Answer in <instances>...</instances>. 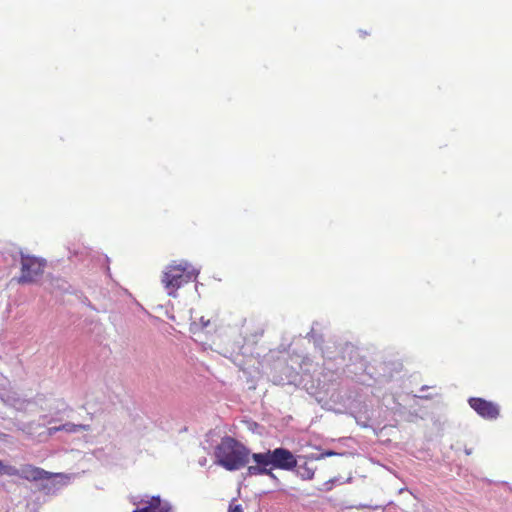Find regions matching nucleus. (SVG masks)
<instances>
[{
  "mask_svg": "<svg viewBox=\"0 0 512 512\" xmlns=\"http://www.w3.org/2000/svg\"><path fill=\"white\" fill-rule=\"evenodd\" d=\"M229 512H243L242 507L240 505L230 504Z\"/></svg>",
  "mask_w": 512,
  "mask_h": 512,
  "instance_id": "f8f14e48",
  "label": "nucleus"
},
{
  "mask_svg": "<svg viewBox=\"0 0 512 512\" xmlns=\"http://www.w3.org/2000/svg\"><path fill=\"white\" fill-rule=\"evenodd\" d=\"M333 455H336V453L333 451H326L321 454V457L323 458V457H328V456H333Z\"/></svg>",
  "mask_w": 512,
  "mask_h": 512,
  "instance_id": "4468645a",
  "label": "nucleus"
},
{
  "mask_svg": "<svg viewBox=\"0 0 512 512\" xmlns=\"http://www.w3.org/2000/svg\"><path fill=\"white\" fill-rule=\"evenodd\" d=\"M196 277L193 267L185 261L172 263L163 271L161 282L171 297L177 296V290Z\"/></svg>",
  "mask_w": 512,
  "mask_h": 512,
  "instance_id": "f03ea898",
  "label": "nucleus"
},
{
  "mask_svg": "<svg viewBox=\"0 0 512 512\" xmlns=\"http://www.w3.org/2000/svg\"><path fill=\"white\" fill-rule=\"evenodd\" d=\"M470 407L482 418L488 420L497 419L500 414L499 406L480 397H472L468 400Z\"/></svg>",
  "mask_w": 512,
  "mask_h": 512,
  "instance_id": "39448f33",
  "label": "nucleus"
},
{
  "mask_svg": "<svg viewBox=\"0 0 512 512\" xmlns=\"http://www.w3.org/2000/svg\"><path fill=\"white\" fill-rule=\"evenodd\" d=\"M252 459L257 464H268L272 469L292 470L297 466L296 457L285 448H276L265 453H254Z\"/></svg>",
  "mask_w": 512,
  "mask_h": 512,
  "instance_id": "7ed1b4c3",
  "label": "nucleus"
},
{
  "mask_svg": "<svg viewBox=\"0 0 512 512\" xmlns=\"http://www.w3.org/2000/svg\"><path fill=\"white\" fill-rule=\"evenodd\" d=\"M315 469L307 463L298 467L297 474L304 480H310L314 477Z\"/></svg>",
  "mask_w": 512,
  "mask_h": 512,
  "instance_id": "9d476101",
  "label": "nucleus"
},
{
  "mask_svg": "<svg viewBox=\"0 0 512 512\" xmlns=\"http://www.w3.org/2000/svg\"><path fill=\"white\" fill-rule=\"evenodd\" d=\"M52 477V473L31 464L22 465L20 469V478L28 481L48 480Z\"/></svg>",
  "mask_w": 512,
  "mask_h": 512,
  "instance_id": "423d86ee",
  "label": "nucleus"
},
{
  "mask_svg": "<svg viewBox=\"0 0 512 512\" xmlns=\"http://www.w3.org/2000/svg\"><path fill=\"white\" fill-rule=\"evenodd\" d=\"M268 464H257L250 465L247 467V475L248 476H257V475H268L273 479H276L275 474L272 471V468H268Z\"/></svg>",
  "mask_w": 512,
  "mask_h": 512,
  "instance_id": "6e6552de",
  "label": "nucleus"
},
{
  "mask_svg": "<svg viewBox=\"0 0 512 512\" xmlns=\"http://www.w3.org/2000/svg\"><path fill=\"white\" fill-rule=\"evenodd\" d=\"M0 475H7V476H18L20 477V469H17L16 467L12 465H6L2 461L0 463Z\"/></svg>",
  "mask_w": 512,
  "mask_h": 512,
  "instance_id": "9b49d317",
  "label": "nucleus"
},
{
  "mask_svg": "<svg viewBox=\"0 0 512 512\" xmlns=\"http://www.w3.org/2000/svg\"><path fill=\"white\" fill-rule=\"evenodd\" d=\"M58 431H62L61 425L57 426V427H50L48 429V434L51 436V435H54Z\"/></svg>",
  "mask_w": 512,
  "mask_h": 512,
  "instance_id": "ddd939ff",
  "label": "nucleus"
},
{
  "mask_svg": "<svg viewBox=\"0 0 512 512\" xmlns=\"http://www.w3.org/2000/svg\"><path fill=\"white\" fill-rule=\"evenodd\" d=\"M61 428H62V431H66L68 433H76L79 431H89L90 425L65 423V424L61 425Z\"/></svg>",
  "mask_w": 512,
  "mask_h": 512,
  "instance_id": "1a4fd4ad",
  "label": "nucleus"
},
{
  "mask_svg": "<svg viewBox=\"0 0 512 512\" xmlns=\"http://www.w3.org/2000/svg\"><path fill=\"white\" fill-rule=\"evenodd\" d=\"M146 505L133 512H171L172 507L168 502H163L159 496H153L145 502Z\"/></svg>",
  "mask_w": 512,
  "mask_h": 512,
  "instance_id": "0eeeda50",
  "label": "nucleus"
},
{
  "mask_svg": "<svg viewBox=\"0 0 512 512\" xmlns=\"http://www.w3.org/2000/svg\"><path fill=\"white\" fill-rule=\"evenodd\" d=\"M45 265L46 262L43 259L21 254V273L17 278V282L19 284L35 282L43 274Z\"/></svg>",
  "mask_w": 512,
  "mask_h": 512,
  "instance_id": "20e7f679",
  "label": "nucleus"
},
{
  "mask_svg": "<svg viewBox=\"0 0 512 512\" xmlns=\"http://www.w3.org/2000/svg\"><path fill=\"white\" fill-rule=\"evenodd\" d=\"M250 451L241 442L226 436L214 449L215 463L228 471L239 470L249 463Z\"/></svg>",
  "mask_w": 512,
  "mask_h": 512,
  "instance_id": "f257e3e1",
  "label": "nucleus"
}]
</instances>
